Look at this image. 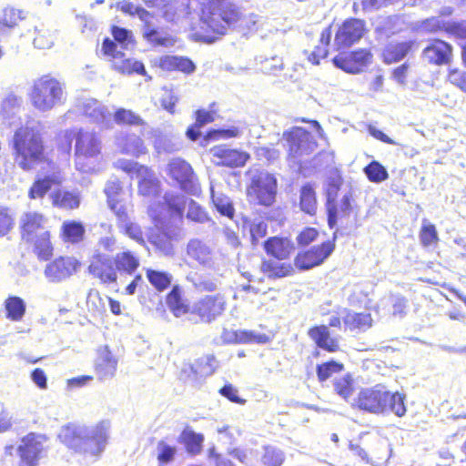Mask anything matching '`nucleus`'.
I'll return each mask as SVG.
<instances>
[{
    "mask_svg": "<svg viewBox=\"0 0 466 466\" xmlns=\"http://www.w3.org/2000/svg\"><path fill=\"white\" fill-rule=\"evenodd\" d=\"M193 0H188L187 4L178 0L168 1L166 0L158 7L162 11V15L167 21H175L180 17L191 15V9Z\"/></svg>",
    "mask_w": 466,
    "mask_h": 466,
    "instance_id": "obj_26",
    "label": "nucleus"
},
{
    "mask_svg": "<svg viewBox=\"0 0 466 466\" xmlns=\"http://www.w3.org/2000/svg\"><path fill=\"white\" fill-rule=\"evenodd\" d=\"M404 400L405 395L399 392L391 393L384 387L377 385L362 389L358 396L351 400L350 405L373 414L391 411L398 417H403L407 410Z\"/></svg>",
    "mask_w": 466,
    "mask_h": 466,
    "instance_id": "obj_2",
    "label": "nucleus"
},
{
    "mask_svg": "<svg viewBox=\"0 0 466 466\" xmlns=\"http://www.w3.org/2000/svg\"><path fill=\"white\" fill-rule=\"evenodd\" d=\"M370 60L371 54L366 49H360L335 56L333 63L347 73L357 74L362 71L370 63Z\"/></svg>",
    "mask_w": 466,
    "mask_h": 466,
    "instance_id": "obj_15",
    "label": "nucleus"
},
{
    "mask_svg": "<svg viewBox=\"0 0 466 466\" xmlns=\"http://www.w3.org/2000/svg\"><path fill=\"white\" fill-rule=\"evenodd\" d=\"M342 364L336 361H329L318 366L317 374L319 380H328L333 373L339 372L342 370Z\"/></svg>",
    "mask_w": 466,
    "mask_h": 466,
    "instance_id": "obj_63",
    "label": "nucleus"
},
{
    "mask_svg": "<svg viewBox=\"0 0 466 466\" xmlns=\"http://www.w3.org/2000/svg\"><path fill=\"white\" fill-rule=\"evenodd\" d=\"M13 148L19 167L28 171L46 161L39 131L33 122L19 127L13 137Z\"/></svg>",
    "mask_w": 466,
    "mask_h": 466,
    "instance_id": "obj_3",
    "label": "nucleus"
},
{
    "mask_svg": "<svg viewBox=\"0 0 466 466\" xmlns=\"http://www.w3.org/2000/svg\"><path fill=\"white\" fill-rule=\"evenodd\" d=\"M167 304L176 317L182 316L187 310L181 299L180 289L177 286H175L167 295Z\"/></svg>",
    "mask_w": 466,
    "mask_h": 466,
    "instance_id": "obj_49",
    "label": "nucleus"
},
{
    "mask_svg": "<svg viewBox=\"0 0 466 466\" xmlns=\"http://www.w3.org/2000/svg\"><path fill=\"white\" fill-rule=\"evenodd\" d=\"M33 43L35 48L49 49L54 46L55 35L49 30L40 29L37 31Z\"/></svg>",
    "mask_w": 466,
    "mask_h": 466,
    "instance_id": "obj_60",
    "label": "nucleus"
},
{
    "mask_svg": "<svg viewBox=\"0 0 466 466\" xmlns=\"http://www.w3.org/2000/svg\"><path fill=\"white\" fill-rule=\"evenodd\" d=\"M102 51L112 63L114 70L120 74L130 75L137 73L145 76L146 69L140 61L127 58L125 54L118 50V46L109 38H106L102 45Z\"/></svg>",
    "mask_w": 466,
    "mask_h": 466,
    "instance_id": "obj_8",
    "label": "nucleus"
},
{
    "mask_svg": "<svg viewBox=\"0 0 466 466\" xmlns=\"http://www.w3.org/2000/svg\"><path fill=\"white\" fill-rule=\"evenodd\" d=\"M227 341H234L237 343H264L266 342L267 336L262 334H258L251 330H237L233 333L228 334L225 338Z\"/></svg>",
    "mask_w": 466,
    "mask_h": 466,
    "instance_id": "obj_47",
    "label": "nucleus"
},
{
    "mask_svg": "<svg viewBox=\"0 0 466 466\" xmlns=\"http://www.w3.org/2000/svg\"><path fill=\"white\" fill-rule=\"evenodd\" d=\"M19 223L22 238L26 241H33L41 233L49 231L47 228L48 219L36 211L25 212L20 217Z\"/></svg>",
    "mask_w": 466,
    "mask_h": 466,
    "instance_id": "obj_16",
    "label": "nucleus"
},
{
    "mask_svg": "<svg viewBox=\"0 0 466 466\" xmlns=\"http://www.w3.org/2000/svg\"><path fill=\"white\" fill-rule=\"evenodd\" d=\"M291 248L290 241L287 238H272L265 242L267 253L279 260L288 258Z\"/></svg>",
    "mask_w": 466,
    "mask_h": 466,
    "instance_id": "obj_32",
    "label": "nucleus"
},
{
    "mask_svg": "<svg viewBox=\"0 0 466 466\" xmlns=\"http://www.w3.org/2000/svg\"><path fill=\"white\" fill-rule=\"evenodd\" d=\"M138 177H141L138 184L139 193L147 197H157L160 188L159 181L148 169L147 174H139Z\"/></svg>",
    "mask_w": 466,
    "mask_h": 466,
    "instance_id": "obj_44",
    "label": "nucleus"
},
{
    "mask_svg": "<svg viewBox=\"0 0 466 466\" xmlns=\"http://www.w3.org/2000/svg\"><path fill=\"white\" fill-rule=\"evenodd\" d=\"M34 243V250L38 258L42 260H48L53 256V245L50 241L49 231H45L35 238L32 241Z\"/></svg>",
    "mask_w": 466,
    "mask_h": 466,
    "instance_id": "obj_37",
    "label": "nucleus"
},
{
    "mask_svg": "<svg viewBox=\"0 0 466 466\" xmlns=\"http://www.w3.org/2000/svg\"><path fill=\"white\" fill-rule=\"evenodd\" d=\"M116 271L132 275L139 266V259L130 251L117 253L115 257Z\"/></svg>",
    "mask_w": 466,
    "mask_h": 466,
    "instance_id": "obj_33",
    "label": "nucleus"
},
{
    "mask_svg": "<svg viewBox=\"0 0 466 466\" xmlns=\"http://www.w3.org/2000/svg\"><path fill=\"white\" fill-rule=\"evenodd\" d=\"M116 145L121 153L134 157L146 152L142 139L134 134L120 133L116 138Z\"/></svg>",
    "mask_w": 466,
    "mask_h": 466,
    "instance_id": "obj_24",
    "label": "nucleus"
},
{
    "mask_svg": "<svg viewBox=\"0 0 466 466\" xmlns=\"http://www.w3.org/2000/svg\"><path fill=\"white\" fill-rule=\"evenodd\" d=\"M46 437L43 434L30 432L24 436L16 452L19 456L18 466H38L46 452Z\"/></svg>",
    "mask_w": 466,
    "mask_h": 466,
    "instance_id": "obj_7",
    "label": "nucleus"
},
{
    "mask_svg": "<svg viewBox=\"0 0 466 466\" xmlns=\"http://www.w3.org/2000/svg\"><path fill=\"white\" fill-rule=\"evenodd\" d=\"M79 266L75 258L61 257L46 265L45 276L49 281L60 282L76 273Z\"/></svg>",
    "mask_w": 466,
    "mask_h": 466,
    "instance_id": "obj_18",
    "label": "nucleus"
},
{
    "mask_svg": "<svg viewBox=\"0 0 466 466\" xmlns=\"http://www.w3.org/2000/svg\"><path fill=\"white\" fill-rule=\"evenodd\" d=\"M118 7L126 14H129L131 15H137L143 23L148 19H153V15L148 11L140 6H136L132 3L123 1L118 4Z\"/></svg>",
    "mask_w": 466,
    "mask_h": 466,
    "instance_id": "obj_58",
    "label": "nucleus"
},
{
    "mask_svg": "<svg viewBox=\"0 0 466 466\" xmlns=\"http://www.w3.org/2000/svg\"><path fill=\"white\" fill-rule=\"evenodd\" d=\"M77 110L92 122L110 127L111 112L108 107L95 98L84 97L77 101Z\"/></svg>",
    "mask_w": 466,
    "mask_h": 466,
    "instance_id": "obj_14",
    "label": "nucleus"
},
{
    "mask_svg": "<svg viewBox=\"0 0 466 466\" xmlns=\"http://www.w3.org/2000/svg\"><path fill=\"white\" fill-rule=\"evenodd\" d=\"M164 202H158L157 204H151L148 208L149 216L156 222L160 221L164 212H169L170 214L181 215L185 208L187 198L185 196L167 192L163 197Z\"/></svg>",
    "mask_w": 466,
    "mask_h": 466,
    "instance_id": "obj_12",
    "label": "nucleus"
},
{
    "mask_svg": "<svg viewBox=\"0 0 466 466\" xmlns=\"http://www.w3.org/2000/svg\"><path fill=\"white\" fill-rule=\"evenodd\" d=\"M218 367L217 360L214 356H205L199 358L194 364L185 365L183 372L190 371L188 378L196 380L198 376L208 377L212 375Z\"/></svg>",
    "mask_w": 466,
    "mask_h": 466,
    "instance_id": "obj_27",
    "label": "nucleus"
},
{
    "mask_svg": "<svg viewBox=\"0 0 466 466\" xmlns=\"http://www.w3.org/2000/svg\"><path fill=\"white\" fill-rule=\"evenodd\" d=\"M187 255L204 266H210L212 263V251L210 248L199 239H191L187 246Z\"/></svg>",
    "mask_w": 466,
    "mask_h": 466,
    "instance_id": "obj_30",
    "label": "nucleus"
},
{
    "mask_svg": "<svg viewBox=\"0 0 466 466\" xmlns=\"http://www.w3.org/2000/svg\"><path fill=\"white\" fill-rule=\"evenodd\" d=\"M243 133V130L238 127H229L228 128L210 130L206 137V139H227L230 137H238Z\"/></svg>",
    "mask_w": 466,
    "mask_h": 466,
    "instance_id": "obj_57",
    "label": "nucleus"
},
{
    "mask_svg": "<svg viewBox=\"0 0 466 466\" xmlns=\"http://www.w3.org/2000/svg\"><path fill=\"white\" fill-rule=\"evenodd\" d=\"M300 209L309 214L314 215L317 210V198L315 189L310 184L303 186L299 196Z\"/></svg>",
    "mask_w": 466,
    "mask_h": 466,
    "instance_id": "obj_38",
    "label": "nucleus"
},
{
    "mask_svg": "<svg viewBox=\"0 0 466 466\" xmlns=\"http://www.w3.org/2000/svg\"><path fill=\"white\" fill-rule=\"evenodd\" d=\"M117 360L112 355L106 346L97 350V357L95 363V370L100 380L113 378L116 371Z\"/></svg>",
    "mask_w": 466,
    "mask_h": 466,
    "instance_id": "obj_22",
    "label": "nucleus"
},
{
    "mask_svg": "<svg viewBox=\"0 0 466 466\" xmlns=\"http://www.w3.org/2000/svg\"><path fill=\"white\" fill-rule=\"evenodd\" d=\"M30 100L38 111H50L65 102V85L55 77L44 76L35 81Z\"/></svg>",
    "mask_w": 466,
    "mask_h": 466,
    "instance_id": "obj_5",
    "label": "nucleus"
},
{
    "mask_svg": "<svg viewBox=\"0 0 466 466\" xmlns=\"http://www.w3.org/2000/svg\"><path fill=\"white\" fill-rule=\"evenodd\" d=\"M110 436L108 421L95 425L71 423L62 427L60 441L70 450L86 460L96 461L105 451Z\"/></svg>",
    "mask_w": 466,
    "mask_h": 466,
    "instance_id": "obj_1",
    "label": "nucleus"
},
{
    "mask_svg": "<svg viewBox=\"0 0 466 466\" xmlns=\"http://www.w3.org/2000/svg\"><path fill=\"white\" fill-rule=\"evenodd\" d=\"M364 173L370 181L380 183L389 177L387 169L378 161L370 162L365 168Z\"/></svg>",
    "mask_w": 466,
    "mask_h": 466,
    "instance_id": "obj_51",
    "label": "nucleus"
},
{
    "mask_svg": "<svg viewBox=\"0 0 466 466\" xmlns=\"http://www.w3.org/2000/svg\"><path fill=\"white\" fill-rule=\"evenodd\" d=\"M212 161L217 166L238 167L246 164L249 155L244 151L228 148L224 146L214 147L210 149Z\"/></svg>",
    "mask_w": 466,
    "mask_h": 466,
    "instance_id": "obj_20",
    "label": "nucleus"
},
{
    "mask_svg": "<svg viewBox=\"0 0 466 466\" xmlns=\"http://www.w3.org/2000/svg\"><path fill=\"white\" fill-rule=\"evenodd\" d=\"M152 243L165 256L174 254V247L171 239L165 234H159L153 238Z\"/></svg>",
    "mask_w": 466,
    "mask_h": 466,
    "instance_id": "obj_64",
    "label": "nucleus"
},
{
    "mask_svg": "<svg viewBox=\"0 0 466 466\" xmlns=\"http://www.w3.org/2000/svg\"><path fill=\"white\" fill-rule=\"evenodd\" d=\"M285 455L282 451L274 446H264L259 453L258 462L259 466H281L284 462Z\"/></svg>",
    "mask_w": 466,
    "mask_h": 466,
    "instance_id": "obj_34",
    "label": "nucleus"
},
{
    "mask_svg": "<svg viewBox=\"0 0 466 466\" xmlns=\"http://www.w3.org/2000/svg\"><path fill=\"white\" fill-rule=\"evenodd\" d=\"M215 120L214 113L206 110H198L196 112V124L187 130V137L195 141L200 136L199 128L206 124L211 123Z\"/></svg>",
    "mask_w": 466,
    "mask_h": 466,
    "instance_id": "obj_45",
    "label": "nucleus"
},
{
    "mask_svg": "<svg viewBox=\"0 0 466 466\" xmlns=\"http://www.w3.org/2000/svg\"><path fill=\"white\" fill-rule=\"evenodd\" d=\"M388 306H391L393 316L402 318L406 314L407 299L400 295H390L378 304V308L382 309H386Z\"/></svg>",
    "mask_w": 466,
    "mask_h": 466,
    "instance_id": "obj_40",
    "label": "nucleus"
},
{
    "mask_svg": "<svg viewBox=\"0 0 466 466\" xmlns=\"http://www.w3.org/2000/svg\"><path fill=\"white\" fill-rule=\"evenodd\" d=\"M153 19L147 20L142 27L143 37L151 45L155 46L170 47L175 44V40L167 34L159 31L154 23Z\"/></svg>",
    "mask_w": 466,
    "mask_h": 466,
    "instance_id": "obj_25",
    "label": "nucleus"
},
{
    "mask_svg": "<svg viewBox=\"0 0 466 466\" xmlns=\"http://www.w3.org/2000/svg\"><path fill=\"white\" fill-rule=\"evenodd\" d=\"M108 297L102 295L96 289H91L87 295L86 304L90 310L102 314L106 311V304Z\"/></svg>",
    "mask_w": 466,
    "mask_h": 466,
    "instance_id": "obj_55",
    "label": "nucleus"
},
{
    "mask_svg": "<svg viewBox=\"0 0 466 466\" xmlns=\"http://www.w3.org/2000/svg\"><path fill=\"white\" fill-rule=\"evenodd\" d=\"M75 138V164L84 173L95 172L101 159V140L94 131L79 128L71 132Z\"/></svg>",
    "mask_w": 466,
    "mask_h": 466,
    "instance_id": "obj_4",
    "label": "nucleus"
},
{
    "mask_svg": "<svg viewBox=\"0 0 466 466\" xmlns=\"http://www.w3.org/2000/svg\"><path fill=\"white\" fill-rule=\"evenodd\" d=\"M334 248L335 244L333 241L323 242L320 246L312 247L310 249L297 255L295 265L302 270L319 266L330 256Z\"/></svg>",
    "mask_w": 466,
    "mask_h": 466,
    "instance_id": "obj_11",
    "label": "nucleus"
},
{
    "mask_svg": "<svg viewBox=\"0 0 466 466\" xmlns=\"http://www.w3.org/2000/svg\"><path fill=\"white\" fill-rule=\"evenodd\" d=\"M250 184L248 187V197L259 205L270 206L277 194V178L265 170L251 171Z\"/></svg>",
    "mask_w": 466,
    "mask_h": 466,
    "instance_id": "obj_6",
    "label": "nucleus"
},
{
    "mask_svg": "<svg viewBox=\"0 0 466 466\" xmlns=\"http://www.w3.org/2000/svg\"><path fill=\"white\" fill-rule=\"evenodd\" d=\"M289 152L294 157L310 155L317 147V143L311 139L310 134L302 127H295L284 133Z\"/></svg>",
    "mask_w": 466,
    "mask_h": 466,
    "instance_id": "obj_10",
    "label": "nucleus"
},
{
    "mask_svg": "<svg viewBox=\"0 0 466 466\" xmlns=\"http://www.w3.org/2000/svg\"><path fill=\"white\" fill-rule=\"evenodd\" d=\"M229 454L246 465L254 466L255 461L258 462L256 457L258 453L253 449L235 448L229 451Z\"/></svg>",
    "mask_w": 466,
    "mask_h": 466,
    "instance_id": "obj_56",
    "label": "nucleus"
},
{
    "mask_svg": "<svg viewBox=\"0 0 466 466\" xmlns=\"http://www.w3.org/2000/svg\"><path fill=\"white\" fill-rule=\"evenodd\" d=\"M309 335L319 348L328 351L333 352L339 348L337 341L329 337V332L326 326L310 329Z\"/></svg>",
    "mask_w": 466,
    "mask_h": 466,
    "instance_id": "obj_31",
    "label": "nucleus"
},
{
    "mask_svg": "<svg viewBox=\"0 0 466 466\" xmlns=\"http://www.w3.org/2000/svg\"><path fill=\"white\" fill-rule=\"evenodd\" d=\"M411 42L390 43L383 51L384 61L391 64L402 59L410 50Z\"/></svg>",
    "mask_w": 466,
    "mask_h": 466,
    "instance_id": "obj_35",
    "label": "nucleus"
},
{
    "mask_svg": "<svg viewBox=\"0 0 466 466\" xmlns=\"http://www.w3.org/2000/svg\"><path fill=\"white\" fill-rule=\"evenodd\" d=\"M85 228L81 222L65 221L62 225V237L66 242L78 243L83 239Z\"/></svg>",
    "mask_w": 466,
    "mask_h": 466,
    "instance_id": "obj_39",
    "label": "nucleus"
},
{
    "mask_svg": "<svg viewBox=\"0 0 466 466\" xmlns=\"http://www.w3.org/2000/svg\"><path fill=\"white\" fill-rule=\"evenodd\" d=\"M114 165L116 168L121 169L128 174L137 173L138 176L139 174L147 173V167L140 166L138 163L127 159H118L115 162Z\"/></svg>",
    "mask_w": 466,
    "mask_h": 466,
    "instance_id": "obj_62",
    "label": "nucleus"
},
{
    "mask_svg": "<svg viewBox=\"0 0 466 466\" xmlns=\"http://www.w3.org/2000/svg\"><path fill=\"white\" fill-rule=\"evenodd\" d=\"M258 21V15L254 13L247 14L245 11L239 6L238 7V21L235 22L232 30H238L242 32L251 31L256 27V25Z\"/></svg>",
    "mask_w": 466,
    "mask_h": 466,
    "instance_id": "obj_48",
    "label": "nucleus"
},
{
    "mask_svg": "<svg viewBox=\"0 0 466 466\" xmlns=\"http://www.w3.org/2000/svg\"><path fill=\"white\" fill-rule=\"evenodd\" d=\"M420 238L423 246L429 247L438 242V233L436 228L428 219L422 220V226L420 232Z\"/></svg>",
    "mask_w": 466,
    "mask_h": 466,
    "instance_id": "obj_54",
    "label": "nucleus"
},
{
    "mask_svg": "<svg viewBox=\"0 0 466 466\" xmlns=\"http://www.w3.org/2000/svg\"><path fill=\"white\" fill-rule=\"evenodd\" d=\"M89 272L103 283L116 282L117 274L108 255L97 252L89 265Z\"/></svg>",
    "mask_w": 466,
    "mask_h": 466,
    "instance_id": "obj_21",
    "label": "nucleus"
},
{
    "mask_svg": "<svg viewBox=\"0 0 466 466\" xmlns=\"http://www.w3.org/2000/svg\"><path fill=\"white\" fill-rule=\"evenodd\" d=\"M185 443L187 451L190 454H198L203 446L204 436L201 433H197L189 429H185L180 436Z\"/></svg>",
    "mask_w": 466,
    "mask_h": 466,
    "instance_id": "obj_41",
    "label": "nucleus"
},
{
    "mask_svg": "<svg viewBox=\"0 0 466 466\" xmlns=\"http://www.w3.org/2000/svg\"><path fill=\"white\" fill-rule=\"evenodd\" d=\"M146 275L149 283L160 292L167 289L172 281V275L165 271L148 268L147 269Z\"/></svg>",
    "mask_w": 466,
    "mask_h": 466,
    "instance_id": "obj_46",
    "label": "nucleus"
},
{
    "mask_svg": "<svg viewBox=\"0 0 466 466\" xmlns=\"http://www.w3.org/2000/svg\"><path fill=\"white\" fill-rule=\"evenodd\" d=\"M334 389L336 392L343 398L346 401L350 402V400L353 393V380L348 374L334 381Z\"/></svg>",
    "mask_w": 466,
    "mask_h": 466,
    "instance_id": "obj_52",
    "label": "nucleus"
},
{
    "mask_svg": "<svg viewBox=\"0 0 466 466\" xmlns=\"http://www.w3.org/2000/svg\"><path fill=\"white\" fill-rule=\"evenodd\" d=\"M49 198L54 207L62 209H75L80 205L81 198L77 191L56 189L50 193Z\"/></svg>",
    "mask_w": 466,
    "mask_h": 466,
    "instance_id": "obj_29",
    "label": "nucleus"
},
{
    "mask_svg": "<svg viewBox=\"0 0 466 466\" xmlns=\"http://www.w3.org/2000/svg\"><path fill=\"white\" fill-rule=\"evenodd\" d=\"M48 169L42 172L29 189L28 197L31 199L42 198L52 187L60 185L65 177L60 168L53 162H47Z\"/></svg>",
    "mask_w": 466,
    "mask_h": 466,
    "instance_id": "obj_9",
    "label": "nucleus"
},
{
    "mask_svg": "<svg viewBox=\"0 0 466 466\" xmlns=\"http://www.w3.org/2000/svg\"><path fill=\"white\" fill-rule=\"evenodd\" d=\"M261 269L269 278H283L290 274L292 267L278 260H267L262 263Z\"/></svg>",
    "mask_w": 466,
    "mask_h": 466,
    "instance_id": "obj_43",
    "label": "nucleus"
},
{
    "mask_svg": "<svg viewBox=\"0 0 466 466\" xmlns=\"http://www.w3.org/2000/svg\"><path fill=\"white\" fill-rule=\"evenodd\" d=\"M210 193L216 209L225 217L232 218L235 209L229 198L220 192H216L213 186L210 187Z\"/></svg>",
    "mask_w": 466,
    "mask_h": 466,
    "instance_id": "obj_42",
    "label": "nucleus"
},
{
    "mask_svg": "<svg viewBox=\"0 0 466 466\" xmlns=\"http://www.w3.org/2000/svg\"><path fill=\"white\" fill-rule=\"evenodd\" d=\"M341 317L344 325L350 330L359 329L365 331L369 329L373 323L371 315L367 312L357 313L344 309L341 311Z\"/></svg>",
    "mask_w": 466,
    "mask_h": 466,
    "instance_id": "obj_28",
    "label": "nucleus"
},
{
    "mask_svg": "<svg viewBox=\"0 0 466 466\" xmlns=\"http://www.w3.org/2000/svg\"><path fill=\"white\" fill-rule=\"evenodd\" d=\"M168 174L180 186L181 189L188 194H196L198 188L193 181L191 166L180 158L172 159L168 165Z\"/></svg>",
    "mask_w": 466,
    "mask_h": 466,
    "instance_id": "obj_17",
    "label": "nucleus"
},
{
    "mask_svg": "<svg viewBox=\"0 0 466 466\" xmlns=\"http://www.w3.org/2000/svg\"><path fill=\"white\" fill-rule=\"evenodd\" d=\"M5 309L7 319L19 321L25 313V302L17 296H10L5 301Z\"/></svg>",
    "mask_w": 466,
    "mask_h": 466,
    "instance_id": "obj_36",
    "label": "nucleus"
},
{
    "mask_svg": "<svg viewBox=\"0 0 466 466\" xmlns=\"http://www.w3.org/2000/svg\"><path fill=\"white\" fill-rule=\"evenodd\" d=\"M187 218L197 223H205L209 220L208 213L196 201L190 200Z\"/></svg>",
    "mask_w": 466,
    "mask_h": 466,
    "instance_id": "obj_59",
    "label": "nucleus"
},
{
    "mask_svg": "<svg viewBox=\"0 0 466 466\" xmlns=\"http://www.w3.org/2000/svg\"><path fill=\"white\" fill-rule=\"evenodd\" d=\"M112 35L121 49H127L129 46H133L134 43L130 31L118 26H113Z\"/></svg>",
    "mask_w": 466,
    "mask_h": 466,
    "instance_id": "obj_61",
    "label": "nucleus"
},
{
    "mask_svg": "<svg viewBox=\"0 0 466 466\" xmlns=\"http://www.w3.org/2000/svg\"><path fill=\"white\" fill-rule=\"evenodd\" d=\"M226 300L223 296L209 295L195 303L193 311L206 322H210L225 310Z\"/></svg>",
    "mask_w": 466,
    "mask_h": 466,
    "instance_id": "obj_19",
    "label": "nucleus"
},
{
    "mask_svg": "<svg viewBox=\"0 0 466 466\" xmlns=\"http://www.w3.org/2000/svg\"><path fill=\"white\" fill-rule=\"evenodd\" d=\"M365 30L364 21L356 18L346 20L336 33L334 44L338 49L349 47L364 35Z\"/></svg>",
    "mask_w": 466,
    "mask_h": 466,
    "instance_id": "obj_13",
    "label": "nucleus"
},
{
    "mask_svg": "<svg viewBox=\"0 0 466 466\" xmlns=\"http://www.w3.org/2000/svg\"><path fill=\"white\" fill-rule=\"evenodd\" d=\"M114 120L117 125L144 126L145 121L133 112L126 108H119L114 114Z\"/></svg>",
    "mask_w": 466,
    "mask_h": 466,
    "instance_id": "obj_50",
    "label": "nucleus"
},
{
    "mask_svg": "<svg viewBox=\"0 0 466 466\" xmlns=\"http://www.w3.org/2000/svg\"><path fill=\"white\" fill-rule=\"evenodd\" d=\"M423 56L431 64H448L451 58V46L444 41L434 40L424 48Z\"/></svg>",
    "mask_w": 466,
    "mask_h": 466,
    "instance_id": "obj_23",
    "label": "nucleus"
},
{
    "mask_svg": "<svg viewBox=\"0 0 466 466\" xmlns=\"http://www.w3.org/2000/svg\"><path fill=\"white\" fill-rule=\"evenodd\" d=\"M338 187L330 185L327 189V209H328V223L329 228H333L338 222L337 204L334 203V198L337 195Z\"/></svg>",
    "mask_w": 466,
    "mask_h": 466,
    "instance_id": "obj_53",
    "label": "nucleus"
}]
</instances>
